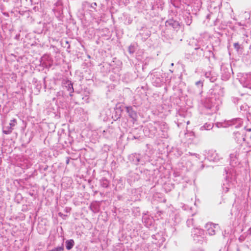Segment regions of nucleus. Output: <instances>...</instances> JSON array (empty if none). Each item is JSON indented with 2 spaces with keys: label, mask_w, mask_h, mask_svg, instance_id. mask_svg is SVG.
I'll use <instances>...</instances> for the list:
<instances>
[{
  "label": "nucleus",
  "mask_w": 251,
  "mask_h": 251,
  "mask_svg": "<svg viewBox=\"0 0 251 251\" xmlns=\"http://www.w3.org/2000/svg\"><path fill=\"white\" fill-rule=\"evenodd\" d=\"M205 228L210 235H213L215 234V231L218 229V226L212 223H208L205 226Z\"/></svg>",
  "instance_id": "nucleus-1"
},
{
  "label": "nucleus",
  "mask_w": 251,
  "mask_h": 251,
  "mask_svg": "<svg viewBox=\"0 0 251 251\" xmlns=\"http://www.w3.org/2000/svg\"><path fill=\"white\" fill-rule=\"evenodd\" d=\"M126 111L128 113V116L132 119V121L134 123L137 119V114L134 111L132 106H126Z\"/></svg>",
  "instance_id": "nucleus-2"
},
{
  "label": "nucleus",
  "mask_w": 251,
  "mask_h": 251,
  "mask_svg": "<svg viewBox=\"0 0 251 251\" xmlns=\"http://www.w3.org/2000/svg\"><path fill=\"white\" fill-rule=\"evenodd\" d=\"M165 25L166 26H171L175 29H178L180 27L179 23L173 19H170L167 21L165 23Z\"/></svg>",
  "instance_id": "nucleus-3"
},
{
  "label": "nucleus",
  "mask_w": 251,
  "mask_h": 251,
  "mask_svg": "<svg viewBox=\"0 0 251 251\" xmlns=\"http://www.w3.org/2000/svg\"><path fill=\"white\" fill-rule=\"evenodd\" d=\"M242 123V119L240 118H236L233 119L229 122L228 125L229 126H235L236 128L241 126Z\"/></svg>",
  "instance_id": "nucleus-4"
},
{
  "label": "nucleus",
  "mask_w": 251,
  "mask_h": 251,
  "mask_svg": "<svg viewBox=\"0 0 251 251\" xmlns=\"http://www.w3.org/2000/svg\"><path fill=\"white\" fill-rule=\"evenodd\" d=\"M66 247L68 250H70L74 246V241L73 240H69L66 241Z\"/></svg>",
  "instance_id": "nucleus-5"
},
{
  "label": "nucleus",
  "mask_w": 251,
  "mask_h": 251,
  "mask_svg": "<svg viewBox=\"0 0 251 251\" xmlns=\"http://www.w3.org/2000/svg\"><path fill=\"white\" fill-rule=\"evenodd\" d=\"M213 127V124L212 123H206L204 125L201 126L200 129L201 130H210Z\"/></svg>",
  "instance_id": "nucleus-6"
},
{
  "label": "nucleus",
  "mask_w": 251,
  "mask_h": 251,
  "mask_svg": "<svg viewBox=\"0 0 251 251\" xmlns=\"http://www.w3.org/2000/svg\"><path fill=\"white\" fill-rule=\"evenodd\" d=\"M203 230L199 228H194L192 231V235H194V237L195 235L200 236L203 233Z\"/></svg>",
  "instance_id": "nucleus-7"
},
{
  "label": "nucleus",
  "mask_w": 251,
  "mask_h": 251,
  "mask_svg": "<svg viewBox=\"0 0 251 251\" xmlns=\"http://www.w3.org/2000/svg\"><path fill=\"white\" fill-rule=\"evenodd\" d=\"M226 183H224L223 186V190L225 191V193H227L230 187V185H231V183H229L227 180H226Z\"/></svg>",
  "instance_id": "nucleus-8"
},
{
  "label": "nucleus",
  "mask_w": 251,
  "mask_h": 251,
  "mask_svg": "<svg viewBox=\"0 0 251 251\" xmlns=\"http://www.w3.org/2000/svg\"><path fill=\"white\" fill-rule=\"evenodd\" d=\"M192 17L191 16L189 15L184 18L185 23L187 25H190L192 22Z\"/></svg>",
  "instance_id": "nucleus-9"
},
{
  "label": "nucleus",
  "mask_w": 251,
  "mask_h": 251,
  "mask_svg": "<svg viewBox=\"0 0 251 251\" xmlns=\"http://www.w3.org/2000/svg\"><path fill=\"white\" fill-rule=\"evenodd\" d=\"M100 185L103 187L107 188L109 186V182L106 179H102L100 180Z\"/></svg>",
  "instance_id": "nucleus-10"
},
{
  "label": "nucleus",
  "mask_w": 251,
  "mask_h": 251,
  "mask_svg": "<svg viewBox=\"0 0 251 251\" xmlns=\"http://www.w3.org/2000/svg\"><path fill=\"white\" fill-rule=\"evenodd\" d=\"M243 85L244 87L249 88L251 89V80H250L249 82L248 81H245V82H244Z\"/></svg>",
  "instance_id": "nucleus-11"
},
{
  "label": "nucleus",
  "mask_w": 251,
  "mask_h": 251,
  "mask_svg": "<svg viewBox=\"0 0 251 251\" xmlns=\"http://www.w3.org/2000/svg\"><path fill=\"white\" fill-rule=\"evenodd\" d=\"M64 245L62 244V245L60 247H57L53 249V251H64Z\"/></svg>",
  "instance_id": "nucleus-12"
},
{
  "label": "nucleus",
  "mask_w": 251,
  "mask_h": 251,
  "mask_svg": "<svg viewBox=\"0 0 251 251\" xmlns=\"http://www.w3.org/2000/svg\"><path fill=\"white\" fill-rule=\"evenodd\" d=\"M187 225L188 226H191L194 225V219H189L187 221Z\"/></svg>",
  "instance_id": "nucleus-13"
},
{
  "label": "nucleus",
  "mask_w": 251,
  "mask_h": 251,
  "mask_svg": "<svg viewBox=\"0 0 251 251\" xmlns=\"http://www.w3.org/2000/svg\"><path fill=\"white\" fill-rule=\"evenodd\" d=\"M237 155L238 154H237V152H235V153H230V159L232 161H234L235 160V158H237Z\"/></svg>",
  "instance_id": "nucleus-14"
},
{
  "label": "nucleus",
  "mask_w": 251,
  "mask_h": 251,
  "mask_svg": "<svg viewBox=\"0 0 251 251\" xmlns=\"http://www.w3.org/2000/svg\"><path fill=\"white\" fill-rule=\"evenodd\" d=\"M16 124V120L15 119H13L11 120L9 125L10 126V128L12 129V127H14Z\"/></svg>",
  "instance_id": "nucleus-15"
},
{
  "label": "nucleus",
  "mask_w": 251,
  "mask_h": 251,
  "mask_svg": "<svg viewBox=\"0 0 251 251\" xmlns=\"http://www.w3.org/2000/svg\"><path fill=\"white\" fill-rule=\"evenodd\" d=\"M7 128H8V129L3 130V132L6 134H9L11 132L12 129L10 128V127H7Z\"/></svg>",
  "instance_id": "nucleus-16"
},
{
  "label": "nucleus",
  "mask_w": 251,
  "mask_h": 251,
  "mask_svg": "<svg viewBox=\"0 0 251 251\" xmlns=\"http://www.w3.org/2000/svg\"><path fill=\"white\" fill-rule=\"evenodd\" d=\"M233 46H234V48L237 51H238L239 50L240 46L238 43H235L233 44Z\"/></svg>",
  "instance_id": "nucleus-17"
},
{
  "label": "nucleus",
  "mask_w": 251,
  "mask_h": 251,
  "mask_svg": "<svg viewBox=\"0 0 251 251\" xmlns=\"http://www.w3.org/2000/svg\"><path fill=\"white\" fill-rule=\"evenodd\" d=\"M196 85L198 86L200 85L201 87H202V86H203L202 82L201 81H198L196 82Z\"/></svg>",
  "instance_id": "nucleus-18"
},
{
  "label": "nucleus",
  "mask_w": 251,
  "mask_h": 251,
  "mask_svg": "<svg viewBox=\"0 0 251 251\" xmlns=\"http://www.w3.org/2000/svg\"><path fill=\"white\" fill-rule=\"evenodd\" d=\"M245 129L247 131H251V128H248L247 127H246Z\"/></svg>",
  "instance_id": "nucleus-19"
},
{
  "label": "nucleus",
  "mask_w": 251,
  "mask_h": 251,
  "mask_svg": "<svg viewBox=\"0 0 251 251\" xmlns=\"http://www.w3.org/2000/svg\"><path fill=\"white\" fill-rule=\"evenodd\" d=\"M235 135L237 137L239 136H240V133H239V132L235 133Z\"/></svg>",
  "instance_id": "nucleus-20"
},
{
  "label": "nucleus",
  "mask_w": 251,
  "mask_h": 251,
  "mask_svg": "<svg viewBox=\"0 0 251 251\" xmlns=\"http://www.w3.org/2000/svg\"><path fill=\"white\" fill-rule=\"evenodd\" d=\"M189 153H190L191 155H195V156H197V154H196V153H191L190 152H189Z\"/></svg>",
  "instance_id": "nucleus-21"
},
{
  "label": "nucleus",
  "mask_w": 251,
  "mask_h": 251,
  "mask_svg": "<svg viewBox=\"0 0 251 251\" xmlns=\"http://www.w3.org/2000/svg\"><path fill=\"white\" fill-rule=\"evenodd\" d=\"M137 162L138 163L140 161V159L138 158H136Z\"/></svg>",
  "instance_id": "nucleus-22"
},
{
  "label": "nucleus",
  "mask_w": 251,
  "mask_h": 251,
  "mask_svg": "<svg viewBox=\"0 0 251 251\" xmlns=\"http://www.w3.org/2000/svg\"><path fill=\"white\" fill-rule=\"evenodd\" d=\"M93 4V6H97V3L96 2H94Z\"/></svg>",
  "instance_id": "nucleus-23"
},
{
  "label": "nucleus",
  "mask_w": 251,
  "mask_h": 251,
  "mask_svg": "<svg viewBox=\"0 0 251 251\" xmlns=\"http://www.w3.org/2000/svg\"><path fill=\"white\" fill-rule=\"evenodd\" d=\"M93 4V6H97V3L96 2H94Z\"/></svg>",
  "instance_id": "nucleus-24"
},
{
  "label": "nucleus",
  "mask_w": 251,
  "mask_h": 251,
  "mask_svg": "<svg viewBox=\"0 0 251 251\" xmlns=\"http://www.w3.org/2000/svg\"><path fill=\"white\" fill-rule=\"evenodd\" d=\"M174 64L173 63H171V66H174Z\"/></svg>",
  "instance_id": "nucleus-25"
},
{
  "label": "nucleus",
  "mask_w": 251,
  "mask_h": 251,
  "mask_svg": "<svg viewBox=\"0 0 251 251\" xmlns=\"http://www.w3.org/2000/svg\"><path fill=\"white\" fill-rule=\"evenodd\" d=\"M199 49H200L199 48H195V50H198Z\"/></svg>",
  "instance_id": "nucleus-26"
},
{
  "label": "nucleus",
  "mask_w": 251,
  "mask_h": 251,
  "mask_svg": "<svg viewBox=\"0 0 251 251\" xmlns=\"http://www.w3.org/2000/svg\"><path fill=\"white\" fill-rule=\"evenodd\" d=\"M50 251H53V250H50Z\"/></svg>",
  "instance_id": "nucleus-27"
},
{
  "label": "nucleus",
  "mask_w": 251,
  "mask_h": 251,
  "mask_svg": "<svg viewBox=\"0 0 251 251\" xmlns=\"http://www.w3.org/2000/svg\"><path fill=\"white\" fill-rule=\"evenodd\" d=\"M250 230H251V227L250 228Z\"/></svg>",
  "instance_id": "nucleus-28"
}]
</instances>
